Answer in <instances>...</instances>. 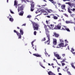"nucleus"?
Instances as JSON below:
<instances>
[{"label":"nucleus","mask_w":75,"mask_h":75,"mask_svg":"<svg viewBox=\"0 0 75 75\" xmlns=\"http://www.w3.org/2000/svg\"><path fill=\"white\" fill-rule=\"evenodd\" d=\"M14 33H16L17 34V35L18 36V39H21V35H23V31H22V30L21 29H20V33H18L15 30H14Z\"/></svg>","instance_id":"nucleus-1"},{"label":"nucleus","mask_w":75,"mask_h":75,"mask_svg":"<svg viewBox=\"0 0 75 75\" xmlns=\"http://www.w3.org/2000/svg\"><path fill=\"white\" fill-rule=\"evenodd\" d=\"M46 37L47 38V39L48 40L46 41L45 42V44H47V45H50V34H49V32H46Z\"/></svg>","instance_id":"nucleus-2"},{"label":"nucleus","mask_w":75,"mask_h":75,"mask_svg":"<svg viewBox=\"0 0 75 75\" xmlns=\"http://www.w3.org/2000/svg\"><path fill=\"white\" fill-rule=\"evenodd\" d=\"M30 5H31V7H30V11H33L34 10V6L35 5V3L33 1H31L30 2Z\"/></svg>","instance_id":"nucleus-3"},{"label":"nucleus","mask_w":75,"mask_h":75,"mask_svg":"<svg viewBox=\"0 0 75 75\" xmlns=\"http://www.w3.org/2000/svg\"><path fill=\"white\" fill-rule=\"evenodd\" d=\"M18 13L20 12V11H23L24 10V6H21L20 4H19L18 5Z\"/></svg>","instance_id":"nucleus-4"},{"label":"nucleus","mask_w":75,"mask_h":75,"mask_svg":"<svg viewBox=\"0 0 75 75\" xmlns=\"http://www.w3.org/2000/svg\"><path fill=\"white\" fill-rule=\"evenodd\" d=\"M33 25L34 28H39V25H37V24L35 23H33Z\"/></svg>","instance_id":"nucleus-5"},{"label":"nucleus","mask_w":75,"mask_h":75,"mask_svg":"<svg viewBox=\"0 0 75 75\" xmlns=\"http://www.w3.org/2000/svg\"><path fill=\"white\" fill-rule=\"evenodd\" d=\"M54 29H56V30H65L67 31L68 32H70V30H69V29L68 28H62L61 29H60V28H58V29H52V30H54Z\"/></svg>","instance_id":"nucleus-6"},{"label":"nucleus","mask_w":75,"mask_h":75,"mask_svg":"<svg viewBox=\"0 0 75 75\" xmlns=\"http://www.w3.org/2000/svg\"><path fill=\"white\" fill-rule=\"evenodd\" d=\"M53 34H54L52 35V36L53 37H55L56 38H58L59 37V34L56 33L55 32L53 33Z\"/></svg>","instance_id":"nucleus-7"},{"label":"nucleus","mask_w":75,"mask_h":75,"mask_svg":"<svg viewBox=\"0 0 75 75\" xmlns=\"http://www.w3.org/2000/svg\"><path fill=\"white\" fill-rule=\"evenodd\" d=\"M54 56H55V57H57V59H60V57L59 55L58 54H57L55 53H54Z\"/></svg>","instance_id":"nucleus-8"},{"label":"nucleus","mask_w":75,"mask_h":75,"mask_svg":"<svg viewBox=\"0 0 75 75\" xmlns=\"http://www.w3.org/2000/svg\"><path fill=\"white\" fill-rule=\"evenodd\" d=\"M57 44L56 39H53V45H56Z\"/></svg>","instance_id":"nucleus-9"},{"label":"nucleus","mask_w":75,"mask_h":75,"mask_svg":"<svg viewBox=\"0 0 75 75\" xmlns=\"http://www.w3.org/2000/svg\"><path fill=\"white\" fill-rule=\"evenodd\" d=\"M17 4H18L17 3V1H15L14 2V6H15L16 8L17 7Z\"/></svg>","instance_id":"nucleus-10"},{"label":"nucleus","mask_w":75,"mask_h":75,"mask_svg":"<svg viewBox=\"0 0 75 75\" xmlns=\"http://www.w3.org/2000/svg\"><path fill=\"white\" fill-rule=\"evenodd\" d=\"M33 55L34 56H36L37 57H40L41 56V55H39V54H33Z\"/></svg>","instance_id":"nucleus-11"},{"label":"nucleus","mask_w":75,"mask_h":75,"mask_svg":"<svg viewBox=\"0 0 75 75\" xmlns=\"http://www.w3.org/2000/svg\"><path fill=\"white\" fill-rule=\"evenodd\" d=\"M61 8L65 10H66V9L65 8V5H62L61 6Z\"/></svg>","instance_id":"nucleus-12"},{"label":"nucleus","mask_w":75,"mask_h":75,"mask_svg":"<svg viewBox=\"0 0 75 75\" xmlns=\"http://www.w3.org/2000/svg\"><path fill=\"white\" fill-rule=\"evenodd\" d=\"M58 45H59V47H63L64 43H60V44Z\"/></svg>","instance_id":"nucleus-13"},{"label":"nucleus","mask_w":75,"mask_h":75,"mask_svg":"<svg viewBox=\"0 0 75 75\" xmlns=\"http://www.w3.org/2000/svg\"><path fill=\"white\" fill-rule=\"evenodd\" d=\"M48 27L49 28H52L54 27V25L52 24L50 25H47Z\"/></svg>","instance_id":"nucleus-14"},{"label":"nucleus","mask_w":75,"mask_h":75,"mask_svg":"<svg viewBox=\"0 0 75 75\" xmlns=\"http://www.w3.org/2000/svg\"><path fill=\"white\" fill-rule=\"evenodd\" d=\"M48 75H55V74H54L53 73H52L51 71H49V72H48Z\"/></svg>","instance_id":"nucleus-15"},{"label":"nucleus","mask_w":75,"mask_h":75,"mask_svg":"<svg viewBox=\"0 0 75 75\" xmlns=\"http://www.w3.org/2000/svg\"><path fill=\"white\" fill-rule=\"evenodd\" d=\"M49 1H50L52 3H53V4H56V2H55V1H53V0H48Z\"/></svg>","instance_id":"nucleus-16"},{"label":"nucleus","mask_w":75,"mask_h":75,"mask_svg":"<svg viewBox=\"0 0 75 75\" xmlns=\"http://www.w3.org/2000/svg\"><path fill=\"white\" fill-rule=\"evenodd\" d=\"M23 14H24V12L23 11H21L19 14V16H23Z\"/></svg>","instance_id":"nucleus-17"},{"label":"nucleus","mask_w":75,"mask_h":75,"mask_svg":"<svg viewBox=\"0 0 75 75\" xmlns=\"http://www.w3.org/2000/svg\"><path fill=\"white\" fill-rule=\"evenodd\" d=\"M39 64L40 65V66H41V67H42L44 69H45V67H44V66H42V64H41V62H39Z\"/></svg>","instance_id":"nucleus-18"},{"label":"nucleus","mask_w":75,"mask_h":75,"mask_svg":"<svg viewBox=\"0 0 75 75\" xmlns=\"http://www.w3.org/2000/svg\"><path fill=\"white\" fill-rule=\"evenodd\" d=\"M65 4H68V5H69V6H70V7H71V6L72 4H71V3H70V2H68L67 3H66Z\"/></svg>","instance_id":"nucleus-19"},{"label":"nucleus","mask_w":75,"mask_h":75,"mask_svg":"<svg viewBox=\"0 0 75 75\" xmlns=\"http://www.w3.org/2000/svg\"><path fill=\"white\" fill-rule=\"evenodd\" d=\"M9 21H11V22H13V21H14V19L13 18H9Z\"/></svg>","instance_id":"nucleus-20"},{"label":"nucleus","mask_w":75,"mask_h":75,"mask_svg":"<svg viewBox=\"0 0 75 75\" xmlns=\"http://www.w3.org/2000/svg\"><path fill=\"white\" fill-rule=\"evenodd\" d=\"M68 11L69 13H72V12L71 11V9L68 8Z\"/></svg>","instance_id":"nucleus-21"},{"label":"nucleus","mask_w":75,"mask_h":75,"mask_svg":"<svg viewBox=\"0 0 75 75\" xmlns=\"http://www.w3.org/2000/svg\"><path fill=\"white\" fill-rule=\"evenodd\" d=\"M66 24H69V23H71L70 21H66L65 22Z\"/></svg>","instance_id":"nucleus-22"},{"label":"nucleus","mask_w":75,"mask_h":75,"mask_svg":"<svg viewBox=\"0 0 75 75\" xmlns=\"http://www.w3.org/2000/svg\"><path fill=\"white\" fill-rule=\"evenodd\" d=\"M61 26L60 25H57V28H61Z\"/></svg>","instance_id":"nucleus-23"},{"label":"nucleus","mask_w":75,"mask_h":75,"mask_svg":"<svg viewBox=\"0 0 75 75\" xmlns=\"http://www.w3.org/2000/svg\"><path fill=\"white\" fill-rule=\"evenodd\" d=\"M53 18L54 20H57V19H58V17L57 16H54Z\"/></svg>","instance_id":"nucleus-24"},{"label":"nucleus","mask_w":75,"mask_h":75,"mask_svg":"<svg viewBox=\"0 0 75 75\" xmlns=\"http://www.w3.org/2000/svg\"><path fill=\"white\" fill-rule=\"evenodd\" d=\"M71 66L72 67V68H73L75 69V67L74 66V65H73V64H71Z\"/></svg>","instance_id":"nucleus-25"},{"label":"nucleus","mask_w":75,"mask_h":75,"mask_svg":"<svg viewBox=\"0 0 75 75\" xmlns=\"http://www.w3.org/2000/svg\"><path fill=\"white\" fill-rule=\"evenodd\" d=\"M34 42H35V40H33V41H32V42H31V43H32V47H33V43Z\"/></svg>","instance_id":"nucleus-26"},{"label":"nucleus","mask_w":75,"mask_h":75,"mask_svg":"<svg viewBox=\"0 0 75 75\" xmlns=\"http://www.w3.org/2000/svg\"><path fill=\"white\" fill-rule=\"evenodd\" d=\"M67 74H68L69 75H71V74H70V72H69V71H67Z\"/></svg>","instance_id":"nucleus-27"},{"label":"nucleus","mask_w":75,"mask_h":75,"mask_svg":"<svg viewBox=\"0 0 75 75\" xmlns=\"http://www.w3.org/2000/svg\"><path fill=\"white\" fill-rule=\"evenodd\" d=\"M45 41V38H44L42 40V42Z\"/></svg>","instance_id":"nucleus-28"},{"label":"nucleus","mask_w":75,"mask_h":75,"mask_svg":"<svg viewBox=\"0 0 75 75\" xmlns=\"http://www.w3.org/2000/svg\"><path fill=\"white\" fill-rule=\"evenodd\" d=\"M31 15H28L27 17V18H31Z\"/></svg>","instance_id":"nucleus-29"},{"label":"nucleus","mask_w":75,"mask_h":75,"mask_svg":"<svg viewBox=\"0 0 75 75\" xmlns=\"http://www.w3.org/2000/svg\"><path fill=\"white\" fill-rule=\"evenodd\" d=\"M71 16L72 17H73L75 15L74 14H71V13L70 14Z\"/></svg>","instance_id":"nucleus-30"},{"label":"nucleus","mask_w":75,"mask_h":75,"mask_svg":"<svg viewBox=\"0 0 75 75\" xmlns=\"http://www.w3.org/2000/svg\"><path fill=\"white\" fill-rule=\"evenodd\" d=\"M44 25L45 28H47V26H48V25Z\"/></svg>","instance_id":"nucleus-31"},{"label":"nucleus","mask_w":75,"mask_h":75,"mask_svg":"<svg viewBox=\"0 0 75 75\" xmlns=\"http://www.w3.org/2000/svg\"><path fill=\"white\" fill-rule=\"evenodd\" d=\"M74 51V49L71 48V51L70 52H73Z\"/></svg>","instance_id":"nucleus-32"},{"label":"nucleus","mask_w":75,"mask_h":75,"mask_svg":"<svg viewBox=\"0 0 75 75\" xmlns=\"http://www.w3.org/2000/svg\"><path fill=\"white\" fill-rule=\"evenodd\" d=\"M61 65H62V66H64V65H65V64L64 63H61Z\"/></svg>","instance_id":"nucleus-33"},{"label":"nucleus","mask_w":75,"mask_h":75,"mask_svg":"<svg viewBox=\"0 0 75 75\" xmlns=\"http://www.w3.org/2000/svg\"><path fill=\"white\" fill-rule=\"evenodd\" d=\"M59 69H60V68H59V67H58V68H57V71H58V72H59Z\"/></svg>","instance_id":"nucleus-34"},{"label":"nucleus","mask_w":75,"mask_h":75,"mask_svg":"<svg viewBox=\"0 0 75 75\" xmlns=\"http://www.w3.org/2000/svg\"><path fill=\"white\" fill-rule=\"evenodd\" d=\"M34 35H36V32L35 31H34Z\"/></svg>","instance_id":"nucleus-35"},{"label":"nucleus","mask_w":75,"mask_h":75,"mask_svg":"<svg viewBox=\"0 0 75 75\" xmlns=\"http://www.w3.org/2000/svg\"><path fill=\"white\" fill-rule=\"evenodd\" d=\"M10 12L11 14H14V12H13V11H11V10L10 11Z\"/></svg>","instance_id":"nucleus-36"},{"label":"nucleus","mask_w":75,"mask_h":75,"mask_svg":"<svg viewBox=\"0 0 75 75\" xmlns=\"http://www.w3.org/2000/svg\"><path fill=\"white\" fill-rule=\"evenodd\" d=\"M65 56V54H62V57H64V56Z\"/></svg>","instance_id":"nucleus-37"},{"label":"nucleus","mask_w":75,"mask_h":75,"mask_svg":"<svg viewBox=\"0 0 75 75\" xmlns=\"http://www.w3.org/2000/svg\"><path fill=\"white\" fill-rule=\"evenodd\" d=\"M60 42H63V40H62V39H60Z\"/></svg>","instance_id":"nucleus-38"},{"label":"nucleus","mask_w":75,"mask_h":75,"mask_svg":"<svg viewBox=\"0 0 75 75\" xmlns=\"http://www.w3.org/2000/svg\"><path fill=\"white\" fill-rule=\"evenodd\" d=\"M64 15L66 17H68V16L67 14H64Z\"/></svg>","instance_id":"nucleus-39"},{"label":"nucleus","mask_w":75,"mask_h":75,"mask_svg":"<svg viewBox=\"0 0 75 75\" xmlns=\"http://www.w3.org/2000/svg\"><path fill=\"white\" fill-rule=\"evenodd\" d=\"M53 61H56V62H57V61L56 60V59H55L54 58V59H53Z\"/></svg>","instance_id":"nucleus-40"},{"label":"nucleus","mask_w":75,"mask_h":75,"mask_svg":"<svg viewBox=\"0 0 75 75\" xmlns=\"http://www.w3.org/2000/svg\"><path fill=\"white\" fill-rule=\"evenodd\" d=\"M25 25H26V24L24 23L22 25V26H25Z\"/></svg>","instance_id":"nucleus-41"},{"label":"nucleus","mask_w":75,"mask_h":75,"mask_svg":"<svg viewBox=\"0 0 75 75\" xmlns=\"http://www.w3.org/2000/svg\"><path fill=\"white\" fill-rule=\"evenodd\" d=\"M42 13H45V11L44 10H42Z\"/></svg>","instance_id":"nucleus-42"},{"label":"nucleus","mask_w":75,"mask_h":75,"mask_svg":"<svg viewBox=\"0 0 75 75\" xmlns=\"http://www.w3.org/2000/svg\"><path fill=\"white\" fill-rule=\"evenodd\" d=\"M38 28H34V30H38Z\"/></svg>","instance_id":"nucleus-43"},{"label":"nucleus","mask_w":75,"mask_h":75,"mask_svg":"<svg viewBox=\"0 0 75 75\" xmlns=\"http://www.w3.org/2000/svg\"><path fill=\"white\" fill-rule=\"evenodd\" d=\"M67 45H68V44H66L65 45H64V47H66V46H67Z\"/></svg>","instance_id":"nucleus-44"},{"label":"nucleus","mask_w":75,"mask_h":75,"mask_svg":"<svg viewBox=\"0 0 75 75\" xmlns=\"http://www.w3.org/2000/svg\"><path fill=\"white\" fill-rule=\"evenodd\" d=\"M58 5H59V7H60V6H61V4L58 3Z\"/></svg>","instance_id":"nucleus-45"},{"label":"nucleus","mask_w":75,"mask_h":75,"mask_svg":"<svg viewBox=\"0 0 75 75\" xmlns=\"http://www.w3.org/2000/svg\"><path fill=\"white\" fill-rule=\"evenodd\" d=\"M46 23L47 24H48V21H46Z\"/></svg>","instance_id":"nucleus-46"},{"label":"nucleus","mask_w":75,"mask_h":75,"mask_svg":"<svg viewBox=\"0 0 75 75\" xmlns=\"http://www.w3.org/2000/svg\"><path fill=\"white\" fill-rule=\"evenodd\" d=\"M47 17L48 18H50V16H47Z\"/></svg>","instance_id":"nucleus-47"},{"label":"nucleus","mask_w":75,"mask_h":75,"mask_svg":"<svg viewBox=\"0 0 75 75\" xmlns=\"http://www.w3.org/2000/svg\"><path fill=\"white\" fill-rule=\"evenodd\" d=\"M73 11H75V8H73Z\"/></svg>","instance_id":"nucleus-48"},{"label":"nucleus","mask_w":75,"mask_h":75,"mask_svg":"<svg viewBox=\"0 0 75 75\" xmlns=\"http://www.w3.org/2000/svg\"><path fill=\"white\" fill-rule=\"evenodd\" d=\"M64 28H67V26H64Z\"/></svg>","instance_id":"nucleus-49"},{"label":"nucleus","mask_w":75,"mask_h":75,"mask_svg":"<svg viewBox=\"0 0 75 75\" xmlns=\"http://www.w3.org/2000/svg\"><path fill=\"white\" fill-rule=\"evenodd\" d=\"M65 42H66V43H68V41H67V40H65Z\"/></svg>","instance_id":"nucleus-50"},{"label":"nucleus","mask_w":75,"mask_h":75,"mask_svg":"<svg viewBox=\"0 0 75 75\" xmlns=\"http://www.w3.org/2000/svg\"><path fill=\"white\" fill-rule=\"evenodd\" d=\"M47 6V4H45V5H42V6Z\"/></svg>","instance_id":"nucleus-51"},{"label":"nucleus","mask_w":75,"mask_h":75,"mask_svg":"<svg viewBox=\"0 0 75 75\" xmlns=\"http://www.w3.org/2000/svg\"><path fill=\"white\" fill-rule=\"evenodd\" d=\"M64 62V60H63V61L61 62Z\"/></svg>","instance_id":"nucleus-52"},{"label":"nucleus","mask_w":75,"mask_h":75,"mask_svg":"<svg viewBox=\"0 0 75 75\" xmlns=\"http://www.w3.org/2000/svg\"><path fill=\"white\" fill-rule=\"evenodd\" d=\"M72 54H75V52H72Z\"/></svg>","instance_id":"nucleus-53"},{"label":"nucleus","mask_w":75,"mask_h":75,"mask_svg":"<svg viewBox=\"0 0 75 75\" xmlns=\"http://www.w3.org/2000/svg\"><path fill=\"white\" fill-rule=\"evenodd\" d=\"M44 1H45V2H47V1L45 0H43Z\"/></svg>","instance_id":"nucleus-54"},{"label":"nucleus","mask_w":75,"mask_h":75,"mask_svg":"<svg viewBox=\"0 0 75 75\" xmlns=\"http://www.w3.org/2000/svg\"><path fill=\"white\" fill-rule=\"evenodd\" d=\"M48 65L51 66V65H50V64L49 63H48Z\"/></svg>","instance_id":"nucleus-55"},{"label":"nucleus","mask_w":75,"mask_h":75,"mask_svg":"<svg viewBox=\"0 0 75 75\" xmlns=\"http://www.w3.org/2000/svg\"><path fill=\"white\" fill-rule=\"evenodd\" d=\"M43 62H45V60H43Z\"/></svg>","instance_id":"nucleus-56"},{"label":"nucleus","mask_w":75,"mask_h":75,"mask_svg":"<svg viewBox=\"0 0 75 75\" xmlns=\"http://www.w3.org/2000/svg\"><path fill=\"white\" fill-rule=\"evenodd\" d=\"M63 1H67V0H63Z\"/></svg>","instance_id":"nucleus-57"},{"label":"nucleus","mask_w":75,"mask_h":75,"mask_svg":"<svg viewBox=\"0 0 75 75\" xmlns=\"http://www.w3.org/2000/svg\"><path fill=\"white\" fill-rule=\"evenodd\" d=\"M70 10H71V11H73V9H70Z\"/></svg>","instance_id":"nucleus-58"},{"label":"nucleus","mask_w":75,"mask_h":75,"mask_svg":"<svg viewBox=\"0 0 75 75\" xmlns=\"http://www.w3.org/2000/svg\"><path fill=\"white\" fill-rule=\"evenodd\" d=\"M56 8H57V9H58V8H57V6H56Z\"/></svg>","instance_id":"nucleus-59"},{"label":"nucleus","mask_w":75,"mask_h":75,"mask_svg":"<svg viewBox=\"0 0 75 75\" xmlns=\"http://www.w3.org/2000/svg\"><path fill=\"white\" fill-rule=\"evenodd\" d=\"M59 75H61V73H59Z\"/></svg>","instance_id":"nucleus-60"},{"label":"nucleus","mask_w":75,"mask_h":75,"mask_svg":"<svg viewBox=\"0 0 75 75\" xmlns=\"http://www.w3.org/2000/svg\"><path fill=\"white\" fill-rule=\"evenodd\" d=\"M7 3H8V0H7Z\"/></svg>","instance_id":"nucleus-61"},{"label":"nucleus","mask_w":75,"mask_h":75,"mask_svg":"<svg viewBox=\"0 0 75 75\" xmlns=\"http://www.w3.org/2000/svg\"><path fill=\"white\" fill-rule=\"evenodd\" d=\"M35 51H36V48H35Z\"/></svg>","instance_id":"nucleus-62"},{"label":"nucleus","mask_w":75,"mask_h":75,"mask_svg":"<svg viewBox=\"0 0 75 75\" xmlns=\"http://www.w3.org/2000/svg\"><path fill=\"white\" fill-rule=\"evenodd\" d=\"M35 13H36V14H37V13H38V12H35Z\"/></svg>","instance_id":"nucleus-63"},{"label":"nucleus","mask_w":75,"mask_h":75,"mask_svg":"<svg viewBox=\"0 0 75 75\" xmlns=\"http://www.w3.org/2000/svg\"><path fill=\"white\" fill-rule=\"evenodd\" d=\"M61 11H62V12H64V11H63V10H62Z\"/></svg>","instance_id":"nucleus-64"}]
</instances>
